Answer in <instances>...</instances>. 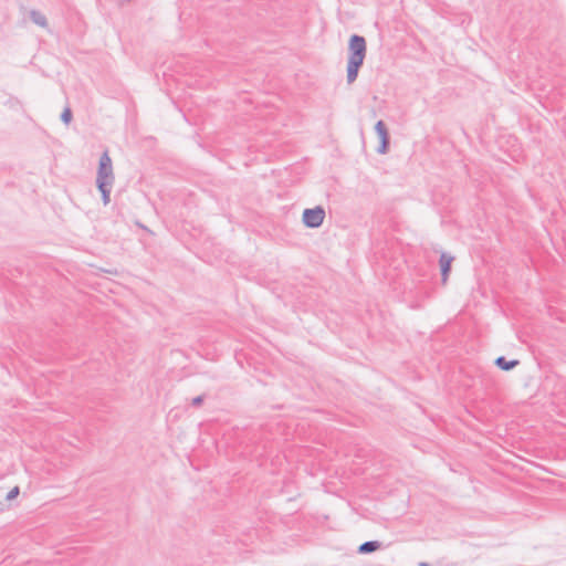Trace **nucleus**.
Instances as JSON below:
<instances>
[{
    "instance_id": "f257e3e1",
    "label": "nucleus",
    "mask_w": 566,
    "mask_h": 566,
    "mask_svg": "<svg viewBox=\"0 0 566 566\" xmlns=\"http://www.w3.org/2000/svg\"><path fill=\"white\" fill-rule=\"evenodd\" d=\"M367 53V43L363 35L352 34L348 40V62L346 80L348 84L356 81Z\"/></svg>"
},
{
    "instance_id": "f03ea898",
    "label": "nucleus",
    "mask_w": 566,
    "mask_h": 566,
    "mask_svg": "<svg viewBox=\"0 0 566 566\" xmlns=\"http://www.w3.org/2000/svg\"><path fill=\"white\" fill-rule=\"evenodd\" d=\"M115 176L113 172L112 159L108 151L105 150L98 161L96 185L114 184Z\"/></svg>"
},
{
    "instance_id": "7ed1b4c3",
    "label": "nucleus",
    "mask_w": 566,
    "mask_h": 566,
    "mask_svg": "<svg viewBox=\"0 0 566 566\" xmlns=\"http://www.w3.org/2000/svg\"><path fill=\"white\" fill-rule=\"evenodd\" d=\"M325 219V210L322 206L307 208L303 211L302 221L306 228L316 229L321 227Z\"/></svg>"
},
{
    "instance_id": "20e7f679",
    "label": "nucleus",
    "mask_w": 566,
    "mask_h": 566,
    "mask_svg": "<svg viewBox=\"0 0 566 566\" xmlns=\"http://www.w3.org/2000/svg\"><path fill=\"white\" fill-rule=\"evenodd\" d=\"M375 132L380 140L379 146L377 148V153L384 155L388 151L390 145L389 133L384 120L380 119L376 123Z\"/></svg>"
},
{
    "instance_id": "39448f33",
    "label": "nucleus",
    "mask_w": 566,
    "mask_h": 566,
    "mask_svg": "<svg viewBox=\"0 0 566 566\" xmlns=\"http://www.w3.org/2000/svg\"><path fill=\"white\" fill-rule=\"evenodd\" d=\"M453 260H454L453 256H451L444 252L440 255L439 263H440V271H441V280H442L443 284H446V282L448 281L449 274L451 272V264H452Z\"/></svg>"
},
{
    "instance_id": "423d86ee",
    "label": "nucleus",
    "mask_w": 566,
    "mask_h": 566,
    "mask_svg": "<svg viewBox=\"0 0 566 566\" xmlns=\"http://www.w3.org/2000/svg\"><path fill=\"white\" fill-rule=\"evenodd\" d=\"M494 364L501 370L510 371L520 364V360H517V359L507 360L504 356H500L495 359Z\"/></svg>"
},
{
    "instance_id": "0eeeda50",
    "label": "nucleus",
    "mask_w": 566,
    "mask_h": 566,
    "mask_svg": "<svg viewBox=\"0 0 566 566\" xmlns=\"http://www.w3.org/2000/svg\"><path fill=\"white\" fill-rule=\"evenodd\" d=\"M381 547V543L379 541H367L359 545L358 553L359 554H370Z\"/></svg>"
},
{
    "instance_id": "6e6552de",
    "label": "nucleus",
    "mask_w": 566,
    "mask_h": 566,
    "mask_svg": "<svg viewBox=\"0 0 566 566\" xmlns=\"http://www.w3.org/2000/svg\"><path fill=\"white\" fill-rule=\"evenodd\" d=\"M29 17L34 24L41 28H48V20L45 15L41 13L39 10L32 9L29 12Z\"/></svg>"
},
{
    "instance_id": "1a4fd4ad",
    "label": "nucleus",
    "mask_w": 566,
    "mask_h": 566,
    "mask_svg": "<svg viewBox=\"0 0 566 566\" xmlns=\"http://www.w3.org/2000/svg\"><path fill=\"white\" fill-rule=\"evenodd\" d=\"M96 187L102 195V201H103L104 206H107L111 201V192H112L113 184L96 185Z\"/></svg>"
},
{
    "instance_id": "9d476101",
    "label": "nucleus",
    "mask_w": 566,
    "mask_h": 566,
    "mask_svg": "<svg viewBox=\"0 0 566 566\" xmlns=\"http://www.w3.org/2000/svg\"><path fill=\"white\" fill-rule=\"evenodd\" d=\"M61 120L65 124V125H69L72 120V111L70 107H65L61 114Z\"/></svg>"
},
{
    "instance_id": "9b49d317",
    "label": "nucleus",
    "mask_w": 566,
    "mask_h": 566,
    "mask_svg": "<svg viewBox=\"0 0 566 566\" xmlns=\"http://www.w3.org/2000/svg\"><path fill=\"white\" fill-rule=\"evenodd\" d=\"M20 493V489L19 486H14L12 488L8 493H7V496H6V500L8 501H11L13 499H15Z\"/></svg>"
},
{
    "instance_id": "f8f14e48",
    "label": "nucleus",
    "mask_w": 566,
    "mask_h": 566,
    "mask_svg": "<svg viewBox=\"0 0 566 566\" xmlns=\"http://www.w3.org/2000/svg\"><path fill=\"white\" fill-rule=\"evenodd\" d=\"M205 401V395H199L191 400V406L198 408Z\"/></svg>"
},
{
    "instance_id": "ddd939ff",
    "label": "nucleus",
    "mask_w": 566,
    "mask_h": 566,
    "mask_svg": "<svg viewBox=\"0 0 566 566\" xmlns=\"http://www.w3.org/2000/svg\"><path fill=\"white\" fill-rule=\"evenodd\" d=\"M434 566H460L455 562H447L444 558H441L434 563Z\"/></svg>"
},
{
    "instance_id": "4468645a",
    "label": "nucleus",
    "mask_w": 566,
    "mask_h": 566,
    "mask_svg": "<svg viewBox=\"0 0 566 566\" xmlns=\"http://www.w3.org/2000/svg\"><path fill=\"white\" fill-rule=\"evenodd\" d=\"M418 566H430V564H429V563H427V562H420V563L418 564Z\"/></svg>"
}]
</instances>
